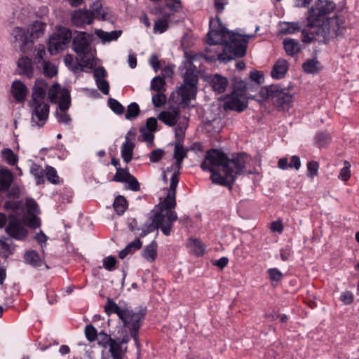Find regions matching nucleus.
<instances>
[{
    "instance_id": "f257e3e1",
    "label": "nucleus",
    "mask_w": 359,
    "mask_h": 359,
    "mask_svg": "<svg viewBox=\"0 0 359 359\" xmlns=\"http://www.w3.org/2000/svg\"><path fill=\"white\" fill-rule=\"evenodd\" d=\"M336 8L332 0H317L308 10L305 25L302 29V41H313L327 43L342 34L344 20L338 15L327 18Z\"/></svg>"
},
{
    "instance_id": "f03ea898",
    "label": "nucleus",
    "mask_w": 359,
    "mask_h": 359,
    "mask_svg": "<svg viewBox=\"0 0 359 359\" xmlns=\"http://www.w3.org/2000/svg\"><path fill=\"white\" fill-rule=\"evenodd\" d=\"M246 157V154L240 153L230 159L223 151L211 149L203 160V170L207 169L210 171V179L214 184L231 190L237 176L245 172Z\"/></svg>"
},
{
    "instance_id": "7ed1b4c3",
    "label": "nucleus",
    "mask_w": 359,
    "mask_h": 359,
    "mask_svg": "<svg viewBox=\"0 0 359 359\" xmlns=\"http://www.w3.org/2000/svg\"><path fill=\"white\" fill-rule=\"evenodd\" d=\"M72 50L78 55L80 62L78 65L84 67L92 69L93 67L94 55L93 48L85 32H76V35L72 38Z\"/></svg>"
},
{
    "instance_id": "20e7f679",
    "label": "nucleus",
    "mask_w": 359,
    "mask_h": 359,
    "mask_svg": "<svg viewBox=\"0 0 359 359\" xmlns=\"http://www.w3.org/2000/svg\"><path fill=\"white\" fill-rule=\"evenodd\" d=\"M145 315L146 312L143 309L135 311L126 308L119 318L123 326L129 330L130 337L135 341V346L138 349L140 348L138 338L139 330Z\"/></svg>"
},
{
    "instance_id": "39448f33",
    "label": "nucleus",
    "mask_w": 359,
    "mask_h": 359,
    "mask_svg": "<svg viewBox=\"0 0 359 359\" xmlns=\"http://www.w3.org/2000/svg\"><path fill=\"white\" fill-rule=\"evenodd\" d=\"M191 62L189 61L185 65L186 71L184 73V84L179 87L177 90L178 95L182 98V102L188 105L191 99H194L196 95V84L198 83V76L196 74V68H191Z\"/></svg>"
},
{
    "instance_id": "423d86ee",
    "label": "nucleus",
    "mask_w": 359,
    "mask_h": 359,
    "mask_svg": "<svg viewBox=\"0 0 359 359\" xmlns=\"http://www.w3.org/2000/svg\"><path fill=\"white\" fill-rule=\"evenodd\" d=\"M250 35H238L233 33L231 39L225 42L222 46L223 53H225V62L243 57L246 53V48Z\"/></svg>"
},
{
    "instance_id": "0eeeda50",
    "label": "nucleus",
    "mask_w": 359,
    "mask_h": 359,
    "mask_svg": "<svg viewBox=\"0 0 359 359\" xmlns=\"http://www.w3.org/2000/svg\"><path fill=\"white\" fill-rule=\"evenodd\" d=\"M233 32L229 31L221 22L218 16L211 18L209 22V31L207 34L208 45H224L231 39Z\"/></svg>"
},
{
    "instance_id": "6e6552de",
    "label": "nucleus",
    "mask_w": 359,
    "mask_h": 359,
    "mask_svg": "<svg viewBox=\"0 0 359 359\" xmlns=\"http://www.w3.org/2000/svg\"><path fill=\"white\" fill-rule=\"evenodd\" d=\"M248 105L246 99V90L245 87H238L234 86L233 90L230 94L224 97V109L242 112L247 109Z\"/></svg>"
},
{
    "instance_id": "1a4fd4ad",
    "label": "nucleus",
    "mask_w": 359,
    "mask_h": 359,
    "mask_svg": "<svg viewBox=\"0 0 359 359\" xmlns=\"http://www.w3.org/2000/svg\"><path fill=\"white\" fill-rule=\"evenodd\" d=\"M72 38V31L67 27H60L56 33L49 39L48 51L51 55H56L65 50Z\"/></svg>"
},
{
    "instance_id": "9d476101",
    "label": "nucleus",
    "mask_w": 359,
    "mask_h": 359,
    "mask_svg": "<svg viewBox=\"0 0 359 359\" xmlns=\"http://www.w3.org/2000/svg\"><path fill=\"white\" fill-rule=\"evenodd\" d=\"M29 105L32 109V125L37 127L43 126L48 118L49 104L45 102H29Z\"/></svg>"
},
{
    "instance_id": "9b49d317",
    "label": "nucleus",
    "mask_w": 359,
    "mask_h": 359,
    "mask_svg": "<svg viewBox=\"0 0 359 359\" xmlns=\"http://www.w3.org/2000/svg\"><path fill=\"white\" fill-rule=\"evenodd\" d=\"M179 182L178 172L172 175L170 183V187L168 194L164 200L160 203V211L163 213L164 210L173 211L176 206V189Z\"/></svg>"
},
{
    "instance_id": "f8f14e48",
    "label": "nucleus",
    "mask_w": 359,
    "mask_h": 359,
    "mask_svg": "<svg viewBox=\"0 0 359 359\" xmlns=\"http://www.w3.org/2000/svg\"><path fill=\"white\" fill-rule=\"evenodd\" d=\"M6 231L10 236L17 240L24 239L27 234V230L15 217L10 218Z\"/></svg>"
},
{
    "instance_id": "ddd939ff",
    "label": "nucleus",
    "mask_w": 359,
    "mask_h": 359,
    "mask_svg": "<svg viewBox=\"0 0 359 359\" xmlns=\"http://www.w3.org/2000/svg\"><path fill=\"white\" fill-rule=\"evenodd\" d=\"M225 54L223 53L222 46L209 45V47H206L203 50V59L210 62L219 61L221 63H226Z\"/></svg>"
},
{
    "instance_id": "4468645a",
    "label": "nucleus",
    "mask_w": 359,
    "mask_h": 359,
    "mask_svg": "<svg viewBox=\"0 0 359 359\" xmlns=\"http://www.w3.org/2000/svg\"><path fill=\"white\" fill-rule=\"evenodd\" d=\"M94 20L93 14L90 11L77 10L72 13V23L79 27H82L86 25H90Z\"/></svg>"
},
{
    "instance_id": "2eb2a0df",
    "label": "nucleus",
    "mask_w": 359,
    "mask_h": 359,
    "mask_svg": "<svg viewBox=\"0 0 359 359\" xmlns=\"http://www.w3.org/2000/svg\"><path fill=\"white\" fill-rule=\"evenodd\" d=\"M13 35L15 41L22 43L21 49L25 52L32 48L33 41L29 34V30L21 27H15L13 31Z\"/></svg>"
},
{
    "instance_id": "dca6fc26",
    "label": "nucleus",
    "mask_w": 359,
    "mask_h": 359,
    "mask_svg": "<svg viewBox=\"0 0 359 359\" xmlns=\"http://www.w3.org/2000/svg\"><path fill=\"white\" fill-rule=\"evenodd\" d=\"M48 87V83L44 80L36 79L32 90V100L29 102H44Z\"/></svg>"
},
{
    "instance_id": "f3484780",
    "label": "nucleus",
    "mask_w": 359,
    "mask_h": 359,
    "mask_svg": "<svg viewBox=\"0 0 359 359\" xmlns=\"http://www.w3.org/2000/svg\"><path fill=\"white\" fill-rule=\"evenodd\" d=\"M285 89L279 85L266 86L261 88L259 95L263 100H271L274 102Z\"/></svg>"
},
{
    "instance_id": "a211bd4d",
    "label": "nucleus",
    "mask_w": 359,
    "mask_h": 359,
    "mask_svg": "<svg viewBox=\"0 0 359 359\" xmlns=\"http://www.w3.org/2000/svg\"><path fill=\"white\" fill-rule=\"evenodd\" d=\"M162 216V224L159 226L161 231L165 236H170L171 233L172 223L177 220V215L175 211H166L164 214L158 212Z\"/></svg>"
},
{
    "instance_id": "6ab92c4d",
    "label": "nucleus",
    "mask_w": 359,
    "mask_h": 359,
    "mask_svg": "<svg viewBox=\"0 0 359 359\" xmlns=\"http://www.w3.org/2000/svg\"><path fill=\"white\" fill-rule=\"evenodd\" d=\"M209 80L211 88L218 94L223 93L229 85L228 79L218 74L210 76Z\"/></svg>"
},
{
    "instance_id": "aec40b11",
    "label": "nucleus",
    "mask_w": 359,
    "mask_h": 359,
    "mask_svg": "<svg viewBox=\"0 0 359 359\" xmlns=\"http://www.w3.org/2000/svg\"><path fill=\"white\" fill-rule=\"evenodd\" d=\"M14 180L12 172L6 167H0V192L7 191Z\"/></svg>"
},
{
    "instance_id": "412c9836",
    "label": "nucleus",
    "mask_w": 359,
    "mask_h": 359,
    "mask_svg": "<svg viewBox=\"0 0 359 359\" xmlns=\"http://www.w3.org/2000/svg\"><path fill=\"white\" fill-rule=\"evenodd\" d=\"M289 69V64L285 59H278L273 66L271 76L274 79H281L285 77Z\"/></svg>"
},
{
    "instance_id": "4be33fe9",
    "label": "nucleus",
    "mask_w": 359,
    "mask_h": 359,
    "mask_svg": "<svg viewBox=\"0 0 359 359\" xmlns=\"http://www.w3.org/2000/svg\"><path fill=\"white\" fill-rule=\"evenodd\" d=\"M180 116V111L178 109L173 108L168 111H161L158 118L160 121L169 126H175Z\"/></svg>"
},
{
    "instance_id": "5701e85b",
    "label": "nucleus",
    "mask_w": 359,
    "mask_h": 359,
    "mask_svg": "<svg viewBox=\"0 0 359 359\" xmlns=\"http://www.w3.org/2000/svg\"><path fill=\"white\" fill-rule=\"evenodd\" d=\"M11 91L14 98L19 102L25 100L27 95V88L22 81L15 80L12 84Z\"/></svg>"
},
{
    "instance_id": "b1692460",
    "label": "nucleus",
    "mask_w": 359,
    "mask_h": 359,
    "mask_svg": "<svg viewBox=\"0 0 359 359\" xmlns=\"http://www.w3.org/2000/svg\"><path fill=\"white\" fill-rule=\"evenodd\" d=\"M292 102V95L285 89L280 96L274 101L273 104L280 110H288Z\"/></svg>"
},
{
    "instance_id": "393cba45",
    "label": "nucleus",
    "mask_w": 359,
    "mask_h": 359,
    "mask_svg": "<svg viewBox=\"0 0 359 359\" xmlns=\"http://www.w3.org/2000/svg\"><path fill=\"white\" fill-rule=\"evenodd\" d=\"M18 65L20 71V74L26 76L30 79L33 76L34 69L32 67V60L27 57H22L19 59Z\"/></svg>"
},
{
    "instance_id": "a878e982",
    "label": "nucleus",
    "mask_w": 359,
    "mask_h": 359,
    "mask_svg": "<svg viewBox=\"0 0 359 359\" xmlns=\"http://www.w3.org/2000/svg\"><path fill=\"white\" fill-rule=\"evenodd\" d=\"M134 147V142L128 140V137H126V142L121 146V157L126 163L133 158Z\"/></svg>"
},
{
    "instance_id": "bb28decb",
    "label": "nucleus",
    "mask_w": 359,
    "mask_h": 359,
    "mask_svg": "<svg viewBox=\"0 0 359 359\" xmlns=\"http://www.w3.org/2000/svg\"><path fill=\"white\" fill-rule=\"evenodd\" d=\"M163 217L158 211L154 212L148 222L144 224V229L149 233L153 232L155 229H158L159 226L162 224Z\"/></svg>"
},
{
    "instance_id": "cd10ccee",
    "label": "nucleus",
    "mask_w": 359,
    "mask_h": 359,
    "mask_svg": "<svg viewBox=\"0 0 359 359\" xmlns=\"http://www.w3.org/2000/svg\"><path fill=\"white\" fill-rule=\"evenodd\" d=\"M158 245L155 241L147 245L142 252V256L148 262H153L157 257Z\"/></svg>"
},
{
    "instance_id": "c85d7f7f",
    "label": "nucleus",
    "mask_w": 359,
    "mask_h": 359,
    "mask_svg": "<svg viewBox=\"0 0 359 359\" xmlns=\"http://www.w3.org/2000/svg\"><path fill=\"white\" fill-rule=\"evenodd\" d=\"M283 46L287 55L294 56L300 51V45L297 40L286 38L283 40Z\"/></svg>"
},
{
    "instance_id": "c756f323",
    "label": "nucleus",
    "mask_w": 359,
    "mask_h": 359,
    "mask_svg": "<svg viewBox=\"0 0 359 359\" xmlns=\"http://www.w3.org/2000/svg\"><path fill=\"white\" fill-rule=\"evenodd\" d=\"M24 258L27 264L33 267H40L43 264V259L35 250H28L24 255Z\"/></svg>"
},
{
    "instance_id": "7c9ffc66",
    "label": "nucleus",
    "mask_w": 359,
    "mask_h": 359,
    "mask_svg": "<svg viewBox=\"0 0 359 359\" xmlns=\"http://www.w3.org/2000/svg\"><path fill=\"white\" fill-rule=\"evenodd\" d=\"M142 246V243L139 238L130 242L124 249L119 252V258L124 259L128 254H132L135 251L140 250Z\"/></svg>"
},
{
    "instance_id": "2f4dec72",
    "label": "nucleus",
    "mask_w": 359,
    "mask_h": 359,
    "mask_svg": "<svg viewBox=\"0 0 359 359\" xmlns=\"http://www.w3.org/2000/svg\"><path fill=\"white\" fill-rule=\"evenodd\" d=\"M46 27V24L41 21L36 20L30 26V30H29L31 39L39 38L43 34Z\"/></svg>"
},
{
    "instance_id": "473e14b6",
    "label": "nucleus",
    "mask_w": 359,
    "mask_h": 359,
    "mask_svg": "<svg viewBox=\"0 0 359 359\" xmlns=\"http://www.w3.org/2000/svg\"><path fill=\"white\" fill-rule=\"evenodd\" d=\"M187 248L197 257L202 255V243L198 238L190 237L187 242Z\"/></svg>"
},
{
    "instance_id": "72a5a7b5",
    "label": "nucleus",
    "mask_w": 359,
    "mask_h": 359,
    "mask_svg": "<svg viewBox=\"0 0 359 359\" xmlns=\"http://www.w3.org/2000/svg\"><path fill=\"white\" fill-rule=\"evenodd\" d=\"M124 310L125 309H122L118 306V304L111 299H107V304L104 306V311L107 315L110 316L112 313H115L118 316V318H120Z\"/></svg>"
},
{
    "instance_id": "f704fd0d",
    "label": "nucleus",
    "mask_w": 359,
    "mask_h": 359,
    "mask_svg": "<svg viewBox=\"0 0 359 359\" xmlns=\"http://www.w3.org/2000/svg\"><path fill=\"white\" fill-rule=\"evenodd\" d=\"M170 16V15L166 17H163L157 19L154 22V32L162 34L168 29V22Z\"/></svg>"
},
{
    "instance_id": "c9c22d12",
    "label": "nucleus",
    "mask_w": 359,
    "mask_h": 359,
    "mask_svg": "<svg viewBox=\"0 0 359 359\" xmlns=\"http://www.w3.org/2000/svg\"><path fill=\"white\" fill-rule=\"evenodd\" d=\"M128 202L124 196H118L114 201V208L118 215H122L128 208Z\"/></svg>"
},
{
    "instance_id": "e433bc0d",
    "label": "nucleus",
    "mask_w": 359,
    "mask_h": 359,
    "mask_svg": "<svg viewBox=\"0 0 359 359\" xmlns=\"http://www.w3.org/2000/svg\"><path fill=\"white\" fill-rule=\"evenodd\" d=\"M1 156L9 165H15L18 161V156L9 148L4 149L1 151Z\"/></svg>"
},
{
    "instance_id": "4c0bfd02",
    "label": "nucleus",
    "mask_w": 359,
    "mask_h": 359,
    "mask_svg": "<svg viewBox=\"0 0 359 359\" xmlns=\"http://www.w3.org/2000/svg\"><path fill=\"white\" fill-rule=\"evenodd\" d=\"M69 92L66 88L61 91V95L58 103L60 111H67L70 106Z\"/></svg>"
},
{
    "instance_id": "58836bf2",
    "label": "nucleus",
    "mask_w": 359,
    "mask_h": 359,
    "mask_svg": "<svg viewBox=\"0 0 359 359\" xmlns=\"http://www.w3.org/2000/svg\"><path fill=\"white\" fill-rule=\"evenodd\" d=\"M109 346V352L114 359H122L124 352L121 344L115 340H111Z\"/></svg>"
},
{
    "instance_id": "ea45409f",
    "label": "nucleus",
    "mask_w": 359,
    "mask_h": 359,
    "mask_svg": "<svg viewBox=\"0 0 359 359\" xmlns=\"http://www.w3.org/2000/svg\"><path fill=\"white\" fill-rule=\"evenodd\" d=\"M319 62L316 59L307 60L302 65V69L304 72L309 74H313L318 72Z\"/></svg>"
},
{
    "instance_id": "a19ab883",
    "label": "nucleus",
    "mask_w": 359,
    "mask_h": 359,
    "mask_svg": "<svg viewBox=\"0 0 359 359\" xmlns=\"http://www.w3.org/2000/svg\"><path fill=\"white\" fill-rule=\"evenodd\" d=\"M300 29L298 22H284L280 29V33L283 34H294Z\"/></svg>"
},
{
    "instance_id": "79ce46f5",
    "label": "nucleus",
    "mask_w": 359,
    "mask_h": 359,
    "mask_svg": "<svg viewBox=\"0 0 359 359\" xmlns=\"http://www.w3.org/2000/svg\"><path fill=\"white\" fill-rule=\"evenodd\" d=\"M92 11L90 12L93 14L94 19L104 20L106 13L104 12L102 6L100 1H97L94 2L90 6Z\"/></svg>"
},
{
    "instance_id": "37998d69",
    "label": "nucleus",
    "mask_w": 359,
    "mask_h": 359,
    "mask_svg": "<svg viewBox=\"0 0 359 359\" xmlns=\"http://www.w3.org/2000/svg\"><path fill=\"white\" fill-rule=\"evenodd\" d=\"M151 89L158 93L165 91V82L161 76H155L151 81Z\"/></svg>"
},
{
    "instance_id": "c03bdc74",
    "label": "nucleus",
    "mask_w": 359,
    "mask_h": 359,
    "mask_svg": "<svg viewBox=\"0 0 359 359\" xmlns=\"http://www.w3.org/2000/svg\"><path fill=\"white\" fill-rule=\"evenodd\" d=\"M131 175L127 168H118L112 180L117 182H126Z\"/></svg>"
},
{
    "instance_id": "a18cd8bd",
    "label": "nucleus",
    "mask_w": 359,
    "mask_h": 359,
    "mask_svg": "<svg viewBox=\"0 0 359 359\" xmlns=\"http://www.w3.org/2000/svg\"><path fill=\"white\" fill-rule=\"evenodd\" d=\"M31 173L34 176L36 184L44 183L45 170L42 169L41 166L34 165V166L31 168Z\"/></svg>"
},
{
    "instance_id": "49530a36",
    "label": "nucleus",
    "mask_w": 359,
    "mask_h": 359,
    "mask_svg": "<svg viewBox=\"0 0 359 359\" xmlns=\"http://www.w3.org/2000/svg\"><path fill=\"white\" fill-rule=\"evenodd\" d=\"M45 176L47 180L53 184H58L60 183V177L57 175V171L51 166H46Z\"/></svg>"
},
{
    "instance_id": "de8ad7c7",
    "label": "nucleus",
    "mask_w": 359,
    "mask_h": 359,
    "mask_svg": "<svg viewBox=\"0 0 359 359\" xmlns=\"http://www.w3.org/2000/svg\"><path fill=\"white\" fill-rule=\"evenodd\" d=\"M140 114V107L136 102H132L127 107L126 118L130 120L136 118Z\"/></svg>"
},
{
    "instance_id": "09e8293b",
    "label": "nucleus",
    "mask_w": 359,
    "mask_h": 359,
    "mask_svg": "<svg viewBox=\"0 0 359 359\" xmlns=\"http://www.w3.org/2000/svg\"><path fill=\"white\" fill-rule=\"evenodd\" d=\"M351 164L348 161H345L344 167L341 169L338 178L341 181L346 182L351 177Z\"/></svg>"
},
{
    "instance_id": "8fccbe9b",
    "label": "nucleus",
    "mask_w": 359,
    "mask_h": 359,
    "mask_svg": "<svg viewBox=\"0 0 359 359\" xmlns=\"http://www.w3.org/2000/svg\"><path fill=\"white\" fill-rule=\"evenodd\" d=\"M319 163L317 161H311L307 163V177L313 179L318 174Z\"/></svg>"
},
{
    "instance_id": "3c124183",
    "label": "nucleus",
    "mask_w": 359,
    "mask_h": 359,
    "mask_svg": "<svg viewBox=\"0 0 359 359\" xmlns=\"http://www.w3.org/2000/svg\"><path fill=\"white\" fill-rule=\"evenodd\" d=\"M316 141L319 147H324L330 141V137L327 132H319L316 135Z\"/></svg>"
},
{
    "instance_id": "603ef678",
    "label": "nucleus",
    "mask_w": 359,
    "mask_h": 359,
    "mask_svg": "<svg viewBox=\"0 0 359 359\" xmlns=\"http://www.w3.org/2000/svg\"><path fill=\"white\" fill-rule=\"evenodd\" d=\"M108 104L111 109L117 114H123L124 112V107L116 100L114 98L108 99Z\"/></svg>"
},
{
    "instance_id": "864d4df0",
    "label": "nucleus",
    "mask_w": 359,
    "mask_h": 359,
    "mask_svg": "<svg viewBox=\"0 0 359 359\" xmlns=\"http://www.w3.org/2000/svg\"><path fill=\"white\" fill-rule=\"evenodd\" d=\"M85 334L87 339L90 342L95 341L99 335L95 327L90 324L86 326Z\"/></svg>"
},
{
    "instance_id": "5fc2aeb1",
    "label": "nucleus",
    "mask_w": 359,
    "mask_h": 359,
    "mask_svg": "<svg viewBox=\"0 0 359 359\" xmlns=\"http://www.w3.org/2000/svg\"><path fill=\"white\" fill-rule=\"evenodd\" d=\"M267 273L272 283L279 282L283 277L282 272L277 268H271Z\"/></svg>"
},
{
    "instance_id": "6e6d98bb",
    "label": "nucleus",
    "mask_w": 359,
    "mask_h": 359,
    "mask_svg": "<svg viewBox=\"0 0 359 359\" xmlns=\"http://www.w3.org/2000/svg\"><path fill=\"white\" fill-rule=\"evenodd\" d=\"M60 90V85L55 83L52 85L48 90V99L52 103H56L57 101L58 93Z\"/></svg>"
},
{
    "instance_id": "4d7b16f0",
    "label": "nucleus",
    "mask_w": 359,
    "mask_h": 359,
    "mask_svg": "<svg viewBox=\"0 0 359 359\" xmlns=\"http://www.w3.org/2000/svg\"><path fill=\"white\" fill-rule=\"evenodd\" d=\"M102 262L103 267L109 271H112L116 269V259L114 256L111 255L105 257Z\"/></svg>"
},
{
    "instance_id": "13d9d810",
    "label": "nucleus",
    "mask_w": 359,
    "mask_h": 359,
    "mask_svg": "<svg viewBox=\"0 0 359 359\" xmlns=\"http://www.w3.org/2000/svg\"><path fill=\"white\" fill-rule=\"evenodd\" d=\"M280 256L281 260L286 262L292 259L293 256V250L290 245H286L280 250Z\"/></svg>"
},
{
    "instance_id": "bf43d9fd",
    "label": "nucleus",
    "mask_w": 359,
    "mask_h": 359,
    "mask_svg": "<svg viewBox=\"0 0 359 359\" xmlns=\"http://www.w3.org/2000/svg\"><path fill=\"white\" fill-rule=\"evenodd\" d=\"M187 156V151L184 149L182 144H175L174 155L173 157L175 159H179L180 161H183V159Z\"/></svg>"
},
{
    "instance_id": "052dcab7",
    "label": "nucleus",
    "mask_w": 359,
    "mask_h": 359,
    "mask_svg": "<svg viewBox=\"0 0 359 359\" xmlns=\"http://www.w3.org/2000/svg\"><path fill=\"white\" fill-rule=\"evenodd\" d=\"M125 183L127 184L126 188L127 189L133 191H138L140 190V185L137 179L133 176L131 175L128 181H126Z\"/></svg>"
},
{
    "instance_id": "680f3d73",
    "label": "nucleus",
    "mask_w": 359,
    "mask_h": 359,
    "mask_svg": "<svg viewBox=\"0 0 359 359\" xmlns=\"http://www.w3.org/2000/svg\"><path fill=\"white\" fill-rule=\"evenodd\" d=\"M55 116L57 121L60 123L69 124L72 121L70 116L66 113V111H56Z\"/></svg>"
},
{
    "instance_id": "e2e57ef3",
    "label": "nucleus",
    "mask_w": 359,
    "mask_h": 359,
    "mask_svg": "<svg viewBox=\"0 0 359 359\" xmlns=\"http://www.w3.org/2000/svg\"><path fill=\"white\" fill-rule=\"evenodd\" d=\"M339 299L345 305H350L354 300V295L352 292L346 290L341 293Z\"/></svg>"
},
{
    "instance_id": "0e129e2a",
    "label": "nucleus",
    "mask_w": 359,
    "mask_h": 359,
    "mask_svg": "<svg viewBox=\"0 0 359 359\" xmlns=\"http://www.w3.org/2000/svg\"><path fill=\"white\" fill-rule=\"evenodd\" d=\"M140 132L141 135L142 136V140L148 143H153L154 135L153 132L148 130V128H144L142 127L140 129Z\"/></svg>"
},
{
    "instance_id": "69168bd1",
    "label": "nucleus",
    "mask_w": 359,
    "mask_h": 359,
    "mask_svg": "<svg viewBox=\"0 0 359 359\" xmlns=\"http://www.w3.org/2000/svg\"><path fill=\"white\" fill-rule=\"evenodd\" d=\"M97 339L98 340L99 344H100L103 347H107V345H109L111 344V340H113L109 335L104 333V332H101L99 333Z\"/></svg>"
},
{
    "instance_id": "338daca9",
    "label": "nucleus",
    "mask_w": 359,
    "mask_h": 359,
    "mask_svg": "<svg viewBox=\"0 0 359 359\" xmlns=\"http://www.w3.org/2000/svg\"><path fill=\"white\" fill-rule=\"evenodd\" d=\"M166 102V97L163 93H157L152 97V102L156 107H160Z\"/></svg>"
},
{
    "instance_id": "774afa93",
    "label": "nucleus",
    "mask_w": 359,
    "mask_h": 359,
    "mask_svg": "<svg viewBox=\"0 0 359 359\" xmlns=\"http://www.w3.org/2000/svg\"><path fill=\"white\" fill-rule=\"evenodd\" d=\"M165 151L161 149L153 150L149 154V159L151 162H158L164 156Z\"/></svg>"
}]
</instances>
